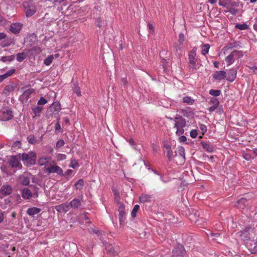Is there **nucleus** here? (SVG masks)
Masks as SVG:
<instances>
[{
  "label": "nucleus",
  "mask_w": 257,
  "mask_h": 257,
  "mask_svg": "<svg viewBox=\"0 0 257 257\" xmlns=\"http://www.w3.org/2000/svg\"><path fill=\"white\" fill-rule=\"evenodd\" d=\"M20 158L25 165H33L36 162V154L32 151L23 153L20 154Z\"/></svg>",
  "instance_id": "nucleus-1"
},
{
  "label": "nucleus",
  "mask_w": 257,
  "mask_h": 257,
  "mask_svg": "<svg viewBox=\"0 0 257 257\" xmlns=\"http://www.w3.org/2000/svg\"><path fill=\"white\" fill-rule=\"evenodd\" d=\"M186 126V121L185 119L181 117H176L175 119V126L176 128V134L178 136L182 135L184 134V127Z\"/></svg>",
  "instance_id": "nucleus-2"
},
{
  "label": "nucleus",
  "mask_w": 257,
  "mask_h": 257,
  "mask_svg": "<svg viewBox=\"0 0 257 257\" xmlns=\"http://www.w3.org/2000/svg\"><path fill=\"white\" fill-rule=\"evenodd\" d=\"M34 92V89L33 88H29L24 91L23 94L19 97L20 100L23 103H27L30 95Z\"/></svg>",
  "instance_id": "nucleus-3"
},
{
  "label": "nucleus",
  "mask_w": 257,
  "mask_h": 257,
  "mask_svg": "<svg viewBox=\"0 0 257 257\" xmlns=\"http://www.w3.org/2000/svg\"><path fill=\"white\" fill-rule=\"evenodd\" d=\"M45 171L49 173H56L58 175L63 174L62 169L58 166L55 165H51L49 166L46 167Z\"/></svg>",
  "instance_id": "nucleus-4"
},
{
  "label": "nucleus",
  "mask_w": 257,
  "mask_h": 257,
  "mask_svg": "<svg viewBox=\"0 0 257 257\" xmlns=\"http://www.w3.org/2000/svg\"><path fill=\"white\" fill-rule=\"evenodd\" d=\"M20 160H21L20 155L19 156H13L10 158L9 163L12 167L21 169L22 165L20 162Z\"/></svg>",
  "instance_id": "nucleus-5"
},
{
  "label": "nucleus",
  "mask_w": 257,
  "mask_h": 257,
  "mask_svg": "<svg viewBox=\"0 0 257 257\" xmlns=\"http://www.w3.org/2000/svg\"><path fill=\"white\" fill-rule=\"evenodd\" d=\"M184 251V247L178 244L173 250V257H182Z\"/></svg>",
  "instance_id": "nucleus-6"
},
{
  "label": "nucleus",
  "mask_w": 257,
  "mask_h": 257,
  "mask_svg": "<svg viewBox=\"0 0 257 257\" xmlns=\"http://www.w3.org/2000/svg\"><path fill=\"white\" fill-rule=\"evenodd\" d=\"M196 50L195 48H193V50L190 52L189 54V60L190 66L191 67L194 68H195L196 65Z\"/></svg>",
  "instance_id": "nucleus-7"
},
{
  "label": "nucleus",
  "mask_w": 257,
  "mask_h": 257,
  "mask_svg": "<svg viewBox=\"0 0 257 257\" xmlns=\"http://www.w3.org/2000/svg\"><path fill=\"white\" fill-rule=\"evenodd\" d=\"M24 7L26 15L27 17H31L36 13V7L34 5L27 6L26 4H25Z\"/></svg>",
  "instance_id": "nucleus-8"
},
{
  "label": "nucleus",
  "mask_w": 257,
  "mask_h": 257,
  "mask_svg": "<svg viewBox=\"0 0 257 257\" xmlns=\"http://www.w3.org/2000/svg\"><path fill=\"white\" fill-rule=\"evenodd\" d=\"M13 117L12 112L10 110L4 111L0 114V119L3 121L10 120Z\"/></svg>",
  "instance_id": "nucleus-9"
},
{
  "label": "nucleus",
  "mask_w": 257,
  "mask_h": 257,
  "mask_svg": "<svg viewBox=\"0 0 257 257\" xmlns=\"http://www.w3.org/2000/svg\"><path fill=\"white\" fill-rule=\"evenodd\" d=\"M55 209L59 212H66L69 210L70 205L68 203H63L56 206Z\"/></svg>",
  "instance_id": "nucleus-10"
},
{
  "label": "nucleus",
  "mask_w": 257,
  "mask_h": 257,
  "mask_svg": "<svg viewBox=\"0 0 257 257\" xmlns=\"http://www.w3.org/2000/svg\"><path fill=\"white\" fill-rule=\"evenodd\" d=\"M22 26V24L19 23H13L11 25L10 30L12 33L17 34L20 33Z\"/></svg>",
  "instance_id": "nucleus-11"
},
{
  "label": "nucleus",
  "mask_w": 257,
  "mask_h": 257,
  "mask_svg": "<svg viewBox=\"0 0 257 257\" xmlns=\"http://www.w3.org/2000/svg\"><path fill=\"white\" fill-rule=\"evenodd\" d=\"M185 149L183 147H179L176 152V156L182 161L185 160Z\"/></svg>",
  "instance_id": "nucleus-12"
},
{
  "label": "nucleus",
  "mask_w": 257,
  "mask_h": 257,
  "mask_svg": "<svg viewBox=\"0 0 257 257\" xmlns=\"http://www.w3.org/2000/svg\"><path fill=\"white\" fill-rule=\"evenodd\" d=\"M226 77V72L224 71H216L213 75V77L217 80H222Z\"/></svg>",
  "instance_id": "nucleus-13"
},
{
  "label": "nucleus",
  "mask_w": 257,
  "mask_h": 257,
  "mask_svg": "<svg viewBox=\"0 0 257 257\" xmlns=\"http://www.w3.org/2000/svg\"><path fill=\"white\" fill-rule=\"evenodd\" d=\"M238 54V52L236 51H233L225 59V61L227 63L228 65H230L232 64L234 61V57L236 56Z\"/></svg>",
  "instance_id": "nucleus-14"
},
{
  "label": "nucleus",
  "mask_w": 257,
  "mask_h": 257,
  "mask_svg": "<svg viewBox=\"0 0 257 257\" xmlns=\"http://www.w3.org/2000/svg\"><path fill=\"white\" fill-rule=\"evenodd\" d=\"M1 193L4 195H8L11 193L12 188L9 185H3L0 190Z\"/></svg>",
  "instance_id": "nucleus-15"
},
{
  "label": "nucleus",
  "mask_w": 257,
  "mask_h": 257,
  "mask_svg": "<svg viewBox=\"0 0 257 257\" xmlns=\"http://www.w3.org/2000/svg\"><path fill=\"white\" fill-rule=\"evenodd\" d=\"M51 159L50 157H42L39 159L38 164L41 166H45L46 168L47 167L46 166L48 165Z\"/></svg>",
  "instance_id": "nucleus-16"
},
{
  "label": "nucleus",
  "mask_w": 257,
  "mask_h": 257,
  "mask_svg": "<svg viewBox=\"0 0 257 257\" xmlns=\"http://www.w3.org/2000/svg\"><path fill=\"white\" fill-rule=\"evenodd\" d=\"M237 71L235 69H231L227 73V80L232 82L236 77Z\"/></svg>",
  "instance_id": "nucleus-17"
},
{
  "label": "nucleus",
  "mask_w": 257,
  "mask_h": 257,
  "mask_svg": "<svg viewBox=\"0 0 257 257\" xmlns=\"http://www.w3.org/2000/svg\"><path fill=\"white\" fill-rule=\"evenodd\" d=\"M41 211V209L39 208L33 207L28 209L27 213L31 216H34Z\"/></svg>",
  "instance_id": "nucleus-18"
},
{
  "label": "nucleus",
  "mask_w": 257,
  "mask_h": 257,
  "mask_svg": "<svg viewBox=\"0 0 257 257\" xmlns=\"http://www.w3.org/2000/svg\"><path fill=\"white\" fill-rule=\"evenodd\" d=\"M105 249L111 255L114 256L117 254V251L115 250V248L111 244H106L105 245Z\"/></svg>",
  "instance_id": "nucleus-19"
},
{
  "label": "nucleus",
  "mask_w": 257,
  "mask_h": 257,
  "mask_svg": "<svg viewBox=\"0 0 257 257\" xmlns=\"http://www.w3.org/2000/svg\"><path fill=\"white\" fill-rule=\"evenodd\" d=\"M22 197L24 199H28L32 197L31 191L28 188H24L22 192Z\"/></svg>",
  "instance_id": "nucleus-20"
},
{
  "label": "nucleus",
  "mask_w": 257,
  "mask_h": 257,
  "mask_svg": "<svg viewBox=\"0 0 257 257\" xmlns=\"http://www.w3.org/2000/svg\"><path fill=\"white\" fill-rule=\"evenodd\" d=\"M119 211V219L120 223L123 221V216L125 214V212L124 211V207L123 205H121L118 209Z\"/></svg>",
  "instance_id": "nucleus-21"
},
{
  "label": "nucleus",
  "mask_w": 257,
  "mask_h": 257,
  "mask_svg": "<svg viewBox=\"0 0 257 257\" xmlns=\"http://www.w3.org/2000/svg\"><path fill=\"white\" fill-rule=\"evenodd\" d=\"M70 207L72 208H76L81 205V202L79 199H74L70 203H69Z\"/></svg>",
  "instance_id": "nucleus-22"
},
{
  "label": "nucleus",
  "mask_w": 257,
  "mask_h": 257,
  "mask_svg": "<svg viewBox=\"0 0 257 257\" xmlns=\"http://www.w3.org/2000/svg\"><path fill=\"white\" fill-rule=\"evenodd\" d=\"M152 198L149 194H143L140 197V201L141 202L145 203L150 201Z\"/></svg>",
  "instance_id": "nucleus-23"
},
{
  "label": "nucleus",
  "mask_w": 257,
  "mask_h": 257,
  "mask_svg": "<svg viewBox=\"0 0 257 257\" xmlns=\"http://www.w3.org/2000/svg\"><path fill=\"white\" fill-rule=\"evenodd\" d=\"M43 107L39 106H36L33 108L32 110L36 116H40Z\"/></svg>",
  "instance_id": "nucleus-24"
},
{
  "label": "nucleus",
  "mask_w": 257,
  "mask_h": 257,
  "mask_svg": "<svg viewBox=\"0 0 257 257\" xmlns=\"http://www.w3.org/2000/svg\"><path fill=\"white\" fill-rule=\"evenodd\" d=\"M210 46L208 44L203 45L201 46V54L203 55H206L209 51Z\"/></svg>",
  "instance_id": "nucleus-25"
},
{
  "label": "nucleus",
  "mask_w": 257,
  "mask_h": 257,
  "mask_svg": "<svg viewBox=\"0 0 257 257\" xmlns=\"http://www.w3.org/2000/svg\"><path fill=\"white\" fill-rule=\"evenodd\" d=\"M202 146L203 148L206 150L207 151L211 152L213 150V148L212 146H211L209 144L206 142H202Z\"/></svg>",
  "instance_id": "nucleus-26"
},
{
  "label": "nucleus",
  "mask_w": 257,
  "mask_h": 257,
  "mask_svg": "<svg viewBox=\"0 0 257 257\" xmlns=\"http://www.w3.org/2000/svg\"><path fill=\"white\" fill-rule=\"evenodd\" d=\"M84 185V180L83 179L79 180L75 184V187L76 189L81 190Z\"/></svg>",
  "instance_id": "nucleus-27"
},
{
  "label": "nucleus",
  "mask_w": 257,
  "mask_h": 257,
  "mask_svg": "<svg viewBox=\"0 0 257 257\" xmlns=\"http://www.w3.org/2000/svg\"><path fill=\"white\" fill-rule=\"evenodd\" d=\"M54 56L52 55H50L44 60V63L47 66H49L52 62Z\"/></svg>",
  "instance_id": "nucleus-28"
},
{
  "label": "nucleus",
  "mask_w": 257,
  "mask_h": 257,
  "mask_svg": "<svg viewBox=\"0 0 257 257\" xmlns=\"http://www.w3.org/2000/svg\"><path fill=\"white\" fill-rule=\"evenodd\" d=\"M140 206L139 205H135L131 212V216L133 218H135L136 216L137 212Z\"/></svg>",
  "instance_id": "nucleus-29"
},
{
  "label": "nucleus",
  "mask_w": 257,
  "mask_h": 257,
  "mask_svg": "<svg viewBox=\"0 0 257 257\" xmlns=\"http://www.w3.org/2000/svg\"><path fill=\"white\" fill-rule=\"evenodd\" d=\"M21 183L24 185H28L30 183L29 179L25 176L20 178Z\"/></svg>",
  "instance_id": "nucleus-30"
},
{
  "label": "nucleus",
  "mask_w": 257,
  "mask_h": 257,
  "mask_svg": "<svg viewBox=\"0 0 257 257\" xmlns=\"http://www.w3.org/2000/svg\"><path fill=\"white\" fill-rule=\"evenodd\" d=\"M183 101L184 102L188 104H192L194 102V100L189 96H185L183 97Z\"/></svg>",
  "instance_id": "nucleus-31"
},
{
  "label": "nucleus",
  "mask_w": 257,
  "mask_h": 257,
  "mask_svg": "<svg viewBox=\"0 0 257 257\" xmlns=\"http://www.w3.org/2000/svg\"><path fill=\"white\" fill-rule=\"evenodd\" d=\"M51 108L55 111H59L61 109L60 104L58 102H54L51 106Z\"/></svg>",
  "instance_id": "nucleus-32"
},
{
  "label": "nucleus",
  "mask_w": 257,
  "mask_h": 257,
  "mask_svg": "<svg viewBox=\"0 0 257 257\" xmlns=\"http://www.w3.org/2000/svg\"><path fill=\"white\" fill-rule=\"evenodd\" d=\"M26 57V54L24 53H19L17 54V60L19 62L22 61Z\"/></svg>",
  "instance_id": "nucleus-33"
},
{
  "label": "nucleus",
  "mask_w": 257,
  "mask_h": 257,
  "mask_svg": "<svg viewBox=\"0 0 257 257\" xmlns=\"http://www.w3.org/2000/svg\"><path fill=\"white\" fill-rule=\"evenodd\" d=\"M209 93L212 96H218L220 94L221 91L219 90L211 89Z\"/></svg>",
  "instance_id": "nucleus-34"
},
{
  "label": "nucleus",
  "mask_w": 257,
  "mask_h": 257,
  "mask_svg": "<svg viewBox=\"0 0 257 257\" xmlns=\"http://www.w3.org/2000/svg\"><path fill=\"white\" fill-rule=\"evenodd\" d=\"M70 167L75 169L79 167V164L75 159H72L70 162Z\"/></svg>",
  "instance_id": "nucleus-35"
},
{
  "label": "nucleus",
  "mask_w": 257,
  "mask_h": 257,
  "mask_svg": "<svg viewBox=\"0 0 257 257\" xmlns=\"http://www.w3.org/2000/svg\"><path fill=\"white\" fill-rule=\"evenodd\" d=\"M13 90V87L12 86H7L4 89L3 93L6 95H8Z\"/></svg>",
  "instance_id": "nucleus-36"
},
{
  "label": "nucleus",
  "mask_w": 257,
  "mask_h": 257,
  "mask_svg": "<svg viewBox=\"0 0 257 257\" xmlns=\"http://www.w3.org/2000/svg\"><path fill=\"white\" fill-rule=\"evenodd\" d=\"M199 128L200 131L201 132L202 135H203L205 134V133L207 131V127L206 125L204 124H199Z\"/></svg>",
  "instance_id": "nucleus-37"
},
{
  "label": "nucleus",
  "mask_w": 257,
  "mask_h": 257,
  "mask_svg": "<svg viewBox=\"0 0 257 257\" xmlns=\"http://www.w3.org/2000/svg\"><path fill=\"white\" fill-rule=\"evenodd\" d=\"M209 103L212 104V105L218 106L219 104V101L216 98L213 97L211 98Z\"/></svg>",
  "instance_id": "nucleus-38"
},
{
  "label": "nucleus",
  "mask_w": 257,
  "mask_h": 257,
  "mask_svg": "<svg viewBox=\"0 0 257 257\" xmlns=\"http://www.w3.org/2000/svg\"><path fill=\"white\" fill-rule=\"evenodd\" d=\"M56 158L58 161H60L65 160L66 158V156L65 154H58V155H57Z\"/></svg>",
  "instance_id": "nucleus-39"
},
{
  "label": "nucleus",
  "mask_w": 257,
  "mask_h": 257,
  "mask_svg": "<svg viewBox=\"0 0 257 257\" xmlns=\"http://www.w3.org/2000/svg\"><path fill=\"white\" fill-rule=\"evenodd\" d=\"M236 27L238 28L239 30H246L247 29L248 26L246 24H237L236 25Z\"/></svg>",
  "instance_id": "nucleus-40"
},
{
  "label": "nucleus",
  "mask_w": 257,
  "mask_h": 257,
  "mask_svg": "<svg viewBox=\"0 0 257 257\" xmlns=\"http://www.w3.org/2000/svg\"><path fill=\"white\" fill-rule=\"evenodd\" d=\"M27 139L29 143L32 144H35L37 141L36 138L34 136H29Z\"/></svg>",
  "instance_id": "nucleus-41"
},
{
  "label": "nucleus",
  "mask_w": 257,
  "mask_h": 257,
  "mask_svg": "<svg viewBox=\"0 0 257 257\" xmlns=\"http://www.w3.org/2000/svg\"><path fill=\"white\" fill-rule=\"evenodd\" d=\"M65 144V142L63 140H59L57 141L56 145V148H59L61 147L64 146Z\"/></svg>",
  "instance_id": "nucleus-42"
},
{
  "label": "nucleus",
  "mask_w": 257,
  "mask_h": 257,
  "mask_svg": "<svg viewBox=\"0 0 257 257\" xmlns=\"http://www.w3.org/2000/svg\"><path fill=\"white\" fill-rule=\"evenodd\" d=\"M246 200L244 198H242L237 201V204L236 205V206L240 208H241L242 207L240 204H244L246 203Z\"/></svg>",
  "instance_id": "nucleus-43"
},
{
  "label": "nucleus",
  "mask_w": 257,
  "mask_h": 257,
  "mask_svg": "<svg viewBox=\"0 0 257 257\" xmlns=\"http://www.w3.org/2000/svg\"><path fill=\"white\" fill-rule=\"evenodd\" d=\"M167 149H168V151L167 152V157L169 160H171L173 158V153L171 150H169V147H166Z\"/></svg>",
  "instance_id": "nucleus-44"
},
{
  "label": "nucleus",
  "mask_w": 257,
  "mask_h": 257,
  "mask_svg": "<svg viewBox=\"0 0 257 257\" xmlns=\"http://www.w3.org/2000/svg\"><path fill=\"white\" fill-rule=\"evenodd\" d=\"M47 100H46L44 97H41L38 102V105H44L47 103Z\"/></svg>",
  "instance_id": "nucleus-45"
},
{
  "label": "nucleus",
  "mask_w": 257,
  "mask_h": 257,
  "mask_svg": "<svg viewBox=\"0 0 257 257\" xmlns=\"http://www.w3.org/2000/svg\"><path fill=\"white\" fill-rule=\"evenodd\" d=\"M197 131L196 130H193L190 132V136L191 138L195 139L197 136Z\"/></svg>",
  "instance_id": "nucleus-46"
},
{
  "label": "nucleus",
  "mask_w": 257,
  "mask_h": 257,
  "mask_svg": "<svg viewBox=\"0 0 257 257\" xmlns=\"http://www.w3.org/2000/svg\"><path fill=\"white\" fill-rule=\"evenodd\" d=\"M179 42L182 45L184 41V35L182 33H180L179 35Z\"/></svg>",
  "instance_id": "nucleus-47"
},
{
  "label": "nucleus",
  "mask_w": 257,
  "mask_h": 257,
  "mask_svg": "<svg viewBox=\"0 0 257 257\" xmlns=\"http://www.w3.org/2000/svg\"><path fill=\"white\" fill-rule=\"evenodd\" d=\"M250 250L252 253H257V242H255L254 244L253 247L251 248Z\"/></svg>",
  "instance_id": "nucleus-48"
},
{
  "label": "nucleus",
  "mask_w": 257,
  "mask_h": 257,
  "mask_svg": "<svg viewBox=\"0 0 257 257\" xmlns=\"http://www.w3.org/2000/svg\"><path fill=\"white\" fill-rule=\"evenodd\" d=\"M15 71V69H11L9 71H8L6 73H5V75H7V77L8 78V77L12 75L14 73Z\"/></svg>",
  "instance_id": "nucleus-49"
},
{
  "label": "nucleus",
  "mask_w": 257,
  "mask_h": 257,
  "mask_svg": "<svg viewBox=\"0 0 257 257\" xmlns=\"http://www.w3.org/2000/svg\"><path fill=\"white\" fill-rule=\"evenodd\" d=\"M74 92L77 94V96H80L81 95V91L78 87H75L74 89Z\"/></svg>",
  "instance_id": "nucleus-50"
},
{
  "label": "nucleus",
  "mask_w": 257,
  "mask_h": 257,
  "mask_svg": "<svg viewBox=\"0 0 257 257\" xmlns=\"http://www.w3.org/2000/svg\"><path fill=\"white\" fill-rule=\"evenodd\" d=\"M161 180L164 183H167L169 181V180L168 179H166L162 175L160 176Z\"/></svg>",
  "instance_id": "nucleus-51"
},
{
  "label": "nucleus",
  "mask_w": 257,
  "mask_h": 257,
  "mask_svg": "<svg viewBox=\"0 0 257 257\" xmlns=\"http://www.w3.org/2000/svg\"><path fill=\"white\" fill-rule=\"evenodd\" d=\"M148 29H149L150 33H152L154 31V27L152 24H148Z\"/></svg>",
  "instance_id": "nucleus-52"
},
{
  "label": "nucleus",
  "mask_w": 257,
  "mask_h": 257,
  "mask_svg": "<svg viewBox=\"0 0 257 257\" xmlns=\"http://www.w3.org/2000/svg\"><path fill=\"white\" fill-rule=\"evenodd\" d=\"M55 130H56V131H59V132L61 130V126H60V123L59 121H58L56 123Z\"/></svg>",
  "instance_id": "nucleus-53"
},
{
  "label": "nucleus",
  "mask_w": 257,
  "mask_h": 257,
  "mask_svg": "<svg viewBox=\"0 0 257 257\" xmlns=\"http://www.w3.org/2000/svg\"><path fill=\"white\" fill-rule=\"evenodd\" d=\"M217 107V106L215 105H212L211 106H210L208 110L209 111L212 112L215 110V109Z\"/></svg>",
  "instance_id": "nucleus-54"
},
{
  "label": "nucleus",
  "mask_w": 257,
  "mask_h": 257,
  "mask_svg": "<svg viewBox=\"0 0 257 257\" xmlns=\"http://www.w3.org/2000/svg\"><path fill=\"white\" fill-rule=\"evenodd\" d=\"M7 78V75H6L5 74L0 75V82H2L4 80L6 79Z\"/></svg>",
  "instance_id": "nucleus-55"
},
{
  "label": "nucleus",
  "mask_w": 257,
  "mask_h": 257,
  "mask_svg": "<svg viewBox=\"0 0 257 257\" xmlns=\"http://www.w3.org/2000/svg\"><path fill=\"white\" fill-rule=\"evenodd\" d=\"M33 50L36 51L37 53H39L41 52V49L39 47H34Z\"/></svg>",
  "instance_id": "nucleus-56"
},
{
  "label": "nucleus",
  "mask_w": 257,
  "mask_h": 257,
  "mask_svg": "<svg viewBox=\"0 0 257 257\" xmlns=\"http://www.w3.org/2000/svg\"><path fill=\"white\" fill-rule=\"evenodd\" d=\"M4 219V215L3 212H0V223H1Z\"/></svg>",
  "instance_id": "nucleus-57"
},
{
  "label": "nucleus",
  "mask_w": 257,
  "mask_h": 257,
  "mask_svg": "<svg viewBox=\"0 0 257 257\" xmlns=\"http://www.w3.org/2000/svg\"><path fill=\"white\" fill-rule=\"evenodd\" d=\"M179 140L181 142H185L186 141V138L184 136H182L180 137Z\"/></svg>",
  "instance_id": "nucleus-58"
},
{
  "label": "nucleus",
  "mask_w": 257,
  "mask_h": 257,
  "mask_svg": "<svg viewBox=\"0 0 257 257\" xmlns=\"http://www.w3.org/2000/svg\"><path fill=\"white\" fill-rule=\"evenodd\" d=\"M252 153L254 154V157H253V158L254 157H256L257 156V148H254V149H252Z\"/></svg>",
  "instance_id": "nucleus-59"
},
{
  "label": "nucleus",
  "mask_w": 257,
  "mask_h": 257,
  "mask_svg": "<svg viewBox=\"0 0 257 257\" xmlns=\"http://www.w3.org/2000/svg\"><path fill=\"white\" fill-rule=\"evenodd\" d=\"M6 37V35L4 33H0V40L5 38Z\"/></svg>",
  "instance_id": "nucleus-60"
},
{
  "label": "nucleus",
  "mask_w": 257,
  "mask_h": 257,
  "mask_svg": "<svg viewBox=\"0 0 257 257\" xmlns=\"http://www.w3.org/2000/svg\"><path fill=\"white\" fill-rule=\"evenodd\" d=\"M244 158L246 160H250L251 159H253V157H251L250 156L247 155H245L244 156Z\"/></svg>",
  "instance_id": "nucleus-61"
},
{
  "label": "nucleus",
  "mask_w": 257,
  "mask_h": 257,
  "mask_svg": "<svg viewBox=\"0 0 257 257\" xmlns=\"http://www.w3.org/2000/svg\"><path fill=\"white\" fill-rule=\"evenodd\" d=\"M72 172V170H68L66 172V175H69Z\"/></svg>",
  "instance_id": "nucleus-62"
},
{
  "label": "nucleus",
  "mask_w": 257,
  "mask_h": 257,
  "mask_svg": "<svg viewBox=\"0 0 257 257\" xmlns=\"http://www.w3.org/2000/svg\"><path fill=\"white\" fill-rule=\"evenodd\" d=\"M208 2L211 4H214L217 2V0H208Z\"/></svg>",
  "instance_id": "nucleus-63"
},
{
  "label": "nucleus",
  "mask_w": 257,
  "mask_h": 257,
  "mask_svg": "<svg viewBox=\"0 0 257 257\" xmlns=\"http://www.w3.org/2000/svg\"><path fill=\"white\" fill-rule=\"evenodd\" d=\"M162 63L163 67H165V65L167 63L166 60H165L164 59H162Z\"/></svg>",
  "instance_id": "nucleus-64"
}]
</instances>
